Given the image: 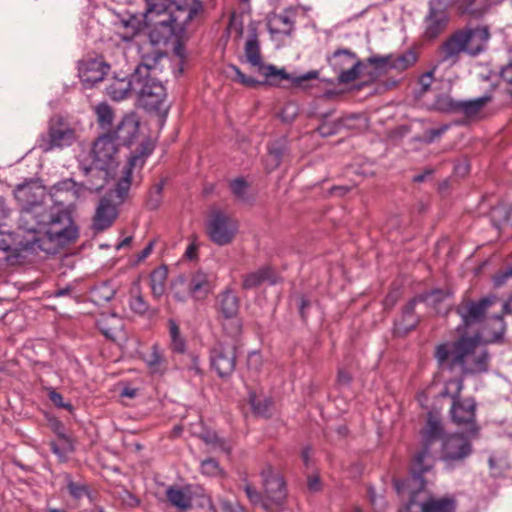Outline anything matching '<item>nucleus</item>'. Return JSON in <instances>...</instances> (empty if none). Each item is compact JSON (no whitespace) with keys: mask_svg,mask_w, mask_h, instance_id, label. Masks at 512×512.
<instances>
[{"mask_svg":"<svg viewBox=\"0 0 512 512\" xmlns=\"http://www.w3.org/2000/svg\"><path fill=\"white\" fill-rule=\"evenodd\" d=\"M144 22L154 45L179 42L187 24L202 10L199 0H146Z\"/></svg>","mask_w":512,"mask_h":512,"instance_id":"1","label":"nucleus"},{"mask_svg":"<svg viewBox=\"0 0 512 512\" xmlns=\"http://www.w3.org/2000/svg\"><path fill=\"white\" fill-rule=\"evenodd\" d=\"M435 358L439 366L450 370L460 366L464 374L484 373L489 368V354L478 335L462 336L455 342L437 345Z\"/></svg>","mask_w":512,"mask_h":512,"instance_id":"2","label":"nucleus"},{"mask_svg":"<svg viewBox=\"0 0 512 512\" xmlns=\"http://www.w3.org/2000/svg\"><path fill=\"white\" fill-rule=\"evenodd\" d=\"M244 50L247 62L266 78V81H259L254 77L245 75L236 65H229V69L234 74L232 76V80L245 87L255 88L265 84L266 82L273 84L276 80H290L295 86H302L305 81L317 79L319 76L318 71L312 70L300 76L293 77L286 73L284 69H278L276 66L271 64H264L261 56L260 44L255 31L248 36Z\"/></svg>","mask_w":512,"mask_h":512,"instance_id":"3","label":"nucleus"},{"mask_svg":"<svg viewBox=\"0 0 512 512\" xmlns=\"http://www.w3.org/2000/svg\"><path fill=\"white\" fill-rule=\"evenodd\" d=\"M164 55L156 51L152 56L143 57V62L135 69V94L140 105L149 111L166 115V89L162 82L156 79L160 68L159 61Z\"/></svg>","mask_w":512,"mask_h":512,"instance_id":"4","label":"nucleus"},{"mask_svg":"<svg viewBox=\"0 0 512 512\" xmlns=\"http://www.w3.org/2000/svg\"><path fill=\"white\" fill-rule=\"evenodd\" d=\"M25 229L29 233H43L49 241L64 246L78 237V230L65 208L50 206L31 225Z\"/></svg>","mask_w":512,"mask_h":512,"instance_id":"5","label":"nucleus"},{"mask_svg":"<svg viewBox=\"0 0 512 512\" xmlns=\"http://www.w3.org/2000/svg\"><path fill=\"white\" fill-rule=\"evenodd\" d=\"M489 39L487 28L459 30L449 36L438 48L441 62L454 64L462 52L477 55L484 50Z\"/></svg>","mask_w":512,"mask_h":512,"instance_id":"6","label":"nucleus"},{"mask_svg":"<svg viewBox=\"0 0 512 512\" xmlns=\"http://www.w3.org/2000/svg\"><path fill=\"white\" fill-rule=\"evenodd\" d=\"M15 198L21 207L19 227L33 229L34 221L44 213L50 205L47 204L45 188L38 183L20 184L14 191Z\"/></svg>","mask_w":512,"mask_h":512,"instance_id":"7","label":"nucleus"},{"mask_svg":"<svg viewBox=\"0 0 512 512\" xmlns=\"http://www.w3.org/2000/svg\"><path fill=\"white\" fill-rule=\"evenodd\" d=\"M464 387L463 379L450 380L447 383L446 394L452 398V406L450 409L453 422L466 428V432L470 436H476L479 427L476 423V402L472 398L461 399L460 393Z\"/></svg>","mask_w":512,"mask_h":512,"instance_id":"8","label":"nucleus"},{"mask_svg":"<svg viewBox=\"0 0 512 512\" xmlns=\"http://www.w3.org/2000/svg\"><path fill=\"white\" fill-rule=\"evenodd\" d=\"M442 432L441 422L432 415H429L426 427L422 432L423 447L415 454L411 464L412 480L418 482L419 488L424 486L423 474L429 472L434 465V457L431 453L430 445L442 435Z\"/></svg>","mask_w":512,"mask_h":512,"instance_id":"9","label":"nucleus"},{"mask_svg":"<svg viewBox=\"0 0 512 512\" xmlns=\"http://www.w3.org/2000/svg\"><path fill=\"white\" fill-rule=\"evenodd\" d=\"M238 229V221L220 210L212 212L206 223V233L209 239L219 246L232 243Z\"/></svg>","mask_w":512,"mask_h":512,"instance_id":"10","label":"nucleus"},{"mask_svg":"<svg viewBox=\"0 0 512 512\" xmlns=\"http://www.w3.org/2000/svg\"><path fill=\"white\" fill-rule=\"evenodd\" d=\"M448 6V0L429 1V10L423 21L425 39H436L446 30L449 23Z\"/></svg>","mask_w":512,"mask_h":512,"instance_id":"11","label":"nucleus"},{"mask_svg":"<svg viewBox=\"0 0 512 512\" xmlns=\"http://www.w3.org/2000/svg\"><path fill=\"white\" fill-rule=\"evenodd\" d=\"M119 143L112 134L99 136L93 143L91 157L96 168L107 170L118 163Z\"/></svg>","mask_w":512,"mask_h":512,"instance_id":"12","label":"nucleus"},{"mask_svg":"<svg viewBox=\"0 0 512 512\" xmlns=\"http://www.w3.org/2000/svg\"><path fill=\"white\" fill-rule=\"evenodd\" d=\"M76 141L75 130L68 125L58 122H51L48 133L42 135L38 146L43 152H50L54 149H64Z\"/></svg>","mask_w":512,"mask_h":512,"instance_id":"13","label":"nucleus"},{"mask_svg":"<svg viewBox=\"0 0 512 512\" xmlns=\"http://www.w3.org/2000/svg\"><path fill=\"white\" fill-rule=\"evenodd\" d=\"M497 301L494 295L485 296L477 301L471 299L462 300L456 307V312L464 326H470L481 322L487 310Z\"/></svg>","mask_w":512,"mask_h":512,"instance_id":"14","label":"nucleus"},{"mask_svg":"<svg viewBox=\"0 0 512 512\" xmlns=\"http://www.w3.org/2000/svg\"><path fill=\"white\" fill-rule=\"evenodd\" d=\"M151 153V149L148 147L141 148L139 154L130 157L127 165L122 171L121 178L117 181L115 188L106 196L113 200L114 203L122 205L128 197L129 190L131 187L132 171L138 165H142L144 157Z\"/></svg>","mask_w":512,"mask_h":512,"instance_id":"15","label":"nucleus"},{"mask_svg":"<svg viewBox=\"0 0 512 512\" xmlns=\"http://www.w3.org/2000/svg\"><path fill=\"white\" fill-rule=\"evenodd\" d=\"M262 485L266 500L272 505L274 512L284 503L286 498V486L283 477L275 473L268 465L261 471Z\"/></svg>","mask_w":512,"mask_h":512,"instance_id":"16","label":"nucleus"},{"mask_svg":"<svg viewBox=\"0 0 512 512\" xmlns=\"http://www.w3.org/2000/svg\"><path fill=\"white\" fill-rule=\"evenodd\" d=\"M330 66L339 76V81L349 83L354 81L359 75L360 62L356 55L348 49H339L332 56L328 57Z\"/></svg>","mask_w":512,"mask_h":512,"instance_id":"17","label":"nucleus"},{"mask_svg":"<svg viewBox=\"0 0 512 512\" xmlns=\"http://www.w3.org/2000/svg\"><path fill=\"white\" fill-rule=\"evenodd\" d=\"M471 453L472 445L462 434H452L443 440L441 459L449 468L462 462Z\"/></svg>","mask_w":512,"mask_h":512,"instance_id":"18","label":"nucleus"},{"mask_svg":"<svg viewBox=\"0 0 512 512\" xmlns=\"http://www.w3.org/2000/svg\"><path fill=\"white\" fill-rule=\"evenodd\" d=\"M88 189L72 179H64L54 184L49 190L53 206L65 208L74 200L82 198Z\"/></svg>","mask_w":512,"mask_h":512,"instance_id":"19","label":"nucleus"},{"mask_svg":"<svg viewBox=\"0 0 512 512\" xmlns=\"http://www.w3.org/2000/svg\"><path fill=\"white\" fill-rule=\"evenodd\" d=\"M212 368L220 377L232 374L236 364V348L232 343L219 342L214 345L210 354Z\"/></svg>","mask_w":512,"mask_h":512,"instance_id":"20","label":"nucleus"},{"mask_svg":"<svg viewBox=\"0 0 512 512\" xmlns=\"http://www.w3.org/2000/svg\"><path fill=\"white\" fill-rule=\"evenodd\" d=\"M110 66L102 58H87L79 62L78 72L84 87L90 88L102 81Z\"/></svg>","mask_w":512,"mask_h":512,"instance_id":"21","label":"nucleus"},{"mask_svg":"<svg viewBox=\"0 0 512 512\" xmlns=\"http://www.w3.org/2000/svg\"><path fill=\"white\" fill-rule=\"evenodd\" d=\"M119 206L109 197L101 198L92 219V230L100 233L110 228L119 215Z\"/></svg>","mask_w":512,"mask_h":512,"instance_id":"22","label":"nucleus"},{"mask_svg":"<svg viewBox=\"0 0 512 512\" xmlns=\"http://www.w3.org/2000/svg\"><path fill=\"white\" fill-rule=\"evenodd\" d=\"M446 294L441 290H434L427 294L424 298H414L410 300L403 309L402 321L396 324L397 333H407L412 330L416 325V318L414 317L415 305L418 301H426L428 303H435L441 301Z\"/></svg>","mask_w":512,"mask_h":512,"instance_id":"23","label":"nucleus"},{"mask_svg":"<svg viewBox=\"0 0 512 512\" xmlns=\"http://www.w3.org/2000/svg\"><path fill=\"white\" fill-rule=\"evenodd\" d=\"M134 84L135 72L130 77L114 76L106 87V93L111 99L120 101L135 93Z\"/></svg>","mask_w":512,"mask_h":512,"instance_id":"24","label":"nucleus"},{"mask_svg":"<svg viewBox=\"0 0 512 512\" xmlns=\"http://www.w3.org/2000/svg\"><path fill=\"white\" fill-rule=\"evenodd\" d=\"M139 130V123L134 115H126L118 123L114 132V139L120 144L130 145Z\"/></svg>","mask_w":512,"mask_h":512,"instance_id":"25","label":"nucleus"},{"mask_svg":"<svg viewBox=\"0 0 512 512\" xmlns=\"http://www.w3.org/2000/svg\"><path fill=\"white\" fill-rule=\"evenodd\" d=\"M143 361L151 374L163 375L168 368L164 351L158 344H153L150 350L143 354Z\"/></svg>","mask_w":512,"mask_h":512,"instance_id":"26","label":"nucleus"},{"mask_svg":"<svg viewBox=\"0 0 512 512\" xmlns=\"http://www.w3.org/2000/svg\"><path fill=\"white\" fill-rule=\"evenodd\" d=\"M188 289L194 299L202 300L211 293L213 285L208 274L198 271L191 277Z\"/></svg>","mask_w":512,"mask_h":512,"instance_id":"27","label":"nucleus"},{"mask_svg":"<svg viewBox=\"0 0 512 512\" xmlns=\"http://www.w3.org/2000/svg\"><path fill=\"white\" fill-rule=\"evenodd\" d=\"M412 479H413V476L410 479L405 480V481H401V480L394 481V487L399 494L403 493L407 488H411V494H412L410 501L399 512H426L425 503L417 502L414 498V492L424 489L425 485L422 488H419L418 482H415Z\"/></svg>","mask_w":512,"mask_h":512,"instance_id":"28","label":"nucleus"},{"mask_svg":"<svg viewBox=\"0 0 512 512\" xmlns=\"http://www.w3.org/2000/svg\"><path fill=\"white\" fill-rule=\"evenodd\" d=\"M169 503L179 511H185L192 506V496L189 487L169 486L166 490Z\"/></svg>","mask_w":512,"mask_h":512,"instance_id":"29","label":"nucleus"},{"mask_svg":"<svg viewBox=\"0 0 512 512\" xmlns=\"http://www.w3.org/2000/svg\"><path fill=\"white\" fill-rule=\"evenodd\" d=\"M490 100L491 97L488 95L470 100H458L455 114H461L468 119H473Z\"/></svg>","mask_w":512,"mask_h":512,"instance_id":"30","label":"nucleus"},{"mask_svg":"<svg viewBox=\"0 0 512 512\" xmlns=\"http://www.w3.org/2000/svg\"><path fill=\"white\" fill-rule=\"evenodd\" d=\"M98 327L106 338L115 340L121 334L124 323L116 314H109L98 320Z\"/></svg>","mask_w":512,"mask_h":512,"instance_id":"31","label":"nucleus"},{"mask_svg":"<svg viewBox=\"0 0 512 512\" xmlns=\"http://www.w3.org/2000/svg\"><path fill=\"white\" fill-rule=\"evenodd\" d=\"M217 307L225 318H233L239 310V298L232 290H225L218 296Z\"/></svg>","mask_w":512,"mask_h":512,"instance_id":"32","label":"nucleus"},{"mask_svg":"<svg viewBox=\"0 0 512 512\" xmlns=\"http://www.w3.org/2000/svg\"><path fill=\"white\" fill-rule=\"evenodd\" d=\"M272 35H290L294 29V21L287 13L272 15L267 22Z\"/></svg>","mask_w":512,"mask_h":512,"instance_id":"33","label":"nucleus"},{"mask_svg":"<svg viewBox=\"0 0 512 512\" xmlns=\"http://www.w3.org/2000/svg\"><path fill=\"white\" fill-rule=\"evenodd\" d=\"M265 281H269L272 284L275 283V280L272 278V270L269 267H263L257 271L246 274L243 277L242 288L251 290L259 287Z\"/></svg>","mask_w":512,"mask_h":512,"instance_id":"34","label":"nucleus"},{"mask_svg":"<svg viewBox=\"0 0 512 512\" xmlns=\"http://www.w3.org/2000/svg\"><path fill=\"white\" fill-rule=\"evenodd\" d=\"M506 330V324L501 315H494L487 319L484 333L487 342H496L502 339Z\"/></svg>","mask_w":512,"mask_h":512,"instance_id":"35","label":"nucleus"},{"mask_svg":"<svg viewBox=\"0 0 512 512\" xmlns=\"http://www.w3.org/2000/svg\"><path fill=\"white\" fill-rule=\"evenodd\" d=\"M167 274V269L164 266L158 267L151 272L150 287L155 298H160L165 293Z\"/></svg>","mask_w":512,"mask_h":512,"instance_id":"36","label":"nucleus"},{"mask_svg":"<svg viewBox=\"0 0 512 512\" xmlns=\"http://www.w3.org/2000/svg\"><path fill=\"white\" fill-rule=\"evenodd\" d=\"M425 503L426 512H454L455 502L452 498H430Z\"/></svg>","mask_w":512,"mask_h":512,"instance_id":"37","label":"nucleus"},{"mask_svg":"<svg viewBox=\"0 0 512 512\" xmlns=\"http://www.w3.org/2000/svg\"><path fill=\"white\" fill-rule=\"evenodd\" d=\"M169 324V335H170V347L175 353H184L186 350L185 339L181 336L179 326L177 323L170 319Z\"/></svg>","mask_w":512,"mask_h":512,"instance_id":"38","label":"nucleus"},{"mask_svg":"<svg viewBox=\"0 0 512 512\" xmlns=\"http://www.w3.org/2000/svg\"><path fill=\"white\" fill-rule=\"evenodd\" d=\"M458 100L448 94L438 95L433 102V109L442 113L455 114Z\"/></svg>","mask_w":512,"mask_h":512,"instance_id":"39","label":"nucleus"},{"mask_svg":"<svg viewBox=\"0 0 512 512\" xmlns=\"http://www.w3.org/2000/svg\"><path fill=\"white\" fill-rule=\"evenodd\" d=\"M285 152V144L283 142H275L269 147V153L266 158V166L269 170H273L279 166Z\"/></svg>","mask_w":512,"mask_h":512,"instance_id":"40","label":"nucleus"},{"mask_svg":"<svg viewBox=\"0 0 512 512\" xmlns=\"http://www.w3.org/2000/svg\"><path fill=\"white\" fill-rule=\"evenodd\" d=\"M244 491L253 505H259L267 512H274L272 505L266 500L265 495L258 492L251 484L247 483Z\"/></svg>","mask_w":512,"mask_h":512,"instance_id":"41","label":"nucleus"},{"mask_svg":"<svg viewBox=\"0 0 512 512\" xmlns=\"http://www.w3.org/2000/svg\"><path fill=\"white\" fill-rule=\"evenodd\" d=\"M249 402L256 415L262 417H268L270 415V408L272 406V401L270 399L259 398L255 393H250Z\"/></svg>","mask_w":512,"mask_h":512,"instance_id":"42","label":"nucleus"},{"mask_svg":"<svg viewBox=\"0 0 512 512\" xmlns=\"http://www.w3.org/2000/svg\"><path fill=\"white\" fill-rule=\"evenodd\" d=\"M61 443L51 442L50 449L51 451L62 461L66 460L67 455L73 452V445L70 439L64 435L59 434Z\"/></svg>","mask_w":512,"mask_h":512,"instance_id":"43","label":"nucleus"},{"mask_svg":"<svg viewBox=\"0 0 512 512\" xmlns=\"http://www.w3.org/2000/svg\"><path fill=\"white\" fill-rule=\"evenodd\" d=\"M98 124L102 128H109L114 119L112 108L107 103H99L94 108Z\"/></svg>","mask_w":512,"mask_h":512,"instance_id":"44","label":"nucleus"},{"mask_svg":"<svg viewBox=\"0 0 512 512\" xmlns=\"http://www.w3.org/2000/svg\"><path fill=\"white\" fill-rule=\"evenodd\" d=\"M164 188V181L156 183L148 192L146 205L149 209L155 210L162 203V192Z\"/></svg>","mask_w":512,"mask_h":512,"instance_id":"45","label":"nucleus"},{"mask_svg":"<svg viewBox=\"0 0 512 512\" xmlns=\"http://www.w3.org/2000/svg\"><path fill=\"white\" fill-rule=\"evenodd\" d=\"M65 481L67 484V489L69 494L76 500L83 498L84 496H88V487L82 482H75L71 479L69 474L65 475Z\"/></svg>","mask_w":512,"mask_h":512,"instance_id":"46","label":"nucleus"},{"mask_svg":"<svg viewBox=\"0 0 512 512\" xmlns=\"http://www.w3.org/2000/svg\"><path fill=\"white\" fill-rule=\"evenodd\" d=\"M417 61V55L413 51H407L402 55L393 58L391 63V68L397 70H405L415 64Z\"/></svg>","mask_w":512,"mask_h":512,"instance_id":"47","label":"nucleus"},{"mask_svg":"<svg viewBox=\"0 0 512 512\" xmlns=\"http://www.w3.org/2000/svg\"><path fill=\"white\" fill-rule=\"evenodd\" d=\"M230 188L233 195L242 202H248L249 197L247 194L248 184L242 178H237L231 181Z\"/></svg>","mask_w":512,"mask_h":512,"instance_id":"48","label":"nucleus"},{"mask_svg":"<svg viewBox=\"0 0 512 512\" xmlns=\"http://www.w3.org/2000/svg\"><path fill=\"white\" fill-rule=\"evenodd\" d=\"M130 309L139 315H144L149 311V304L140 294L132 295L129 299Z\"/></svg>","mask_w":512,"mask_h":512,"instance_id":"49","label":"nucleus"},{"mask_svg":"<svg viewBox=\"0 0 512 512\" xmlns=\"http://www.w3.org/2000/svg\"><path fill=\"white\" fill-rule=\"evenodd\" d=\"M201 472L204 475L216 477L222 474V469L215 459L207 458L201 463Z\"/></svg>","mask_w":512,"mask_h":512,"instance_id":"50","label":"nucleus"},{"mask_svg":"<svg viewBox=\"0 0 512 512\" xmlns=\"http://www.w3.org/2000/svg\"><path fill=\"white\" fill-rule=\"evenodd\" d=\"M247 364L249 369L259 371L263 364L261 354L256 351L251 352L248 356Z\"/></svg>","mask_w":512,"mask_h":512,"instance_id":"51","label":"nucleus"},{"mask_svg":"<svg viewBox=\"0 0 512 512\" xmlns=\"http://www.w3.org/2000/svg\"><path fill=\"white\" fill-rule=\"evenodd\" d=\"M48 397L50 401L57 407L65 408L70 410L72 408L71 404L65 403L63 400V397L60 393L56 392L55 390H50L48 393Z\"/></svg>","mask_w":512,"mask_h":512,"instance_id":"52","label":"nucleus"},{"mask_svg":"<svg viewBox=\"0 0 512 512\" xmlns=\"http://www.w3.org/2000/svg\"><path fill=\"white\" fill-rule=\"evenodd\" d=\"M392 61V56H373L369 58V62L371 64H374L380 68H391Z\"/></svg>","mask_w":512,"mask_h":512,"instance_id":"53","label":"nucleus"},{"mask_svg":"<svg viewBox=\"0 0 512 512\" xmlns=\"http://www.w3.org/2000/svg\"><path fill=\"white\" fill-rule=\"evenodd\" d=\"M121 23L123 27L131 29V34H135L139 30L140 22L134 16H130L127 19H122Z\"/></svg>","mask_w":512,"mask_h":512,"instance_id":"54","label":"nucleus"},{"mask_svg":"<svg viewBox=\"0 0 512 512\" xmlns=\"http://www.w3.org/2000/svg\"><path fill=\"white\" fill-rule=\"evenodd\" d=\"M337 131V126L335 124L323 123L318 127V132L321 136L327 137L335 134Z\"/></svg>","mask_w":512,"mask_h":512,"instance_id":"55","label":"nucleus"},{"mask_svg":"<svg viewBox=\"0 0 512 512\" xmlns=\"http://www.w3.org/2000/svg\"><path fill=\"white\" fill-rule=\"evenodd\" d=\"M433 73H434V71L432 70V71H429V72L423 74L420 77L419 84L421 85L423 91H427L430 88V86L432 85Z\"/></svg>","mask_w":512,"mask_h":512,"instance_id":"56","label":"nucleus"},{"mask_svg":"<svg viewBox=\"0 0 512 512\" xmlns=\"http://www.w3.org/2000/svg\"><path fill=\"white\" fill-rule=\"evenodd\" d=\"M500 77L506 83L512 84V60L502 67Z\"/></svg>","mask_w":512,"mask_h":512,"instance_id":"57","label":"nucleus"},{"mask_svg":"<svg viewBox=\"0 0 512 512\" xmlns=\"http://www.w3.org/2000/svg\"><path fill=\"white\" fill-rule=\"evenodd\" d=\"M447 129H448V126L444 125L437 129L428 130L426 132L427 141L433 142L435 139L439 138Z\"/></svg>","mask_w":512,"mask_h":512,"instance_id":"58","label":"nucleus"},{"mask_svg":"<svg viewBox=\"0 0 512 512\" xmlns=\"http://www.w3.org/2000/svg\"><path fill=\"white\" fill-rule=\"evenodd\" d=\"M11 210L7 206L5 199L3 197H0V226H2L4 223V220H6L10 216Z\"/></svg>","mask_w":512,"mask_h":512,"instance_id":"59","label":"nucleus"},{"mask_svg":"<svg viewBox=\"0 0 512 512\" xmlns=\"http://www.w3.org/2000/svg\"><path fill=\"white\" fill-rule=\"evenodd\" d=\"M351 375L348 371L340 369L337 375V381L340 385H348L351 382Z\"/></svg>","mask_w":512,"mask_h":512,"instance_id":"60","label":"nucleus"},{"mask_svg":"<svg viewBox=\"0 0 512 512\" xmlns=\"http://www.w3.org/2000/svg\"><path fill=\"white\" fill-rule=\"evenodd\" d=\"M73 292V287L71 285H67L64 288H58L53 292L54 297H63V296H71Z\"/></svg>","mask_w":512,"mask_h":512,"instance_id":"61","label":"nucleus"},{"mask_svg":"<svg viewBox=\"0 0 512 512\" xmlns=\"http://www.w3.org/2000/svg\"><path fill=\"white\" fill-rule=\"evenodd\" d=\"M153 247H154V242L153 241L149 242L147 244V246L138 254L137 260L142 261V260L146 259L151 254Z\"/></svg>","mask_w":512,"mask_h":512,"instance_id":"62","label":"nucleus"},{"mask_svg":"<svg viewBox=\"0 0 512 512\" xmlns=\"http://www.w3.org/2000/svg\"><path fill=\"white\" fill-rule=\"evenodd\" d=\"M510 276H512V267L508 268L505 273L500 274L495 277V279H494L495 285L499 286V285L503 284L505 282V280Z\"/></svg>","mask_w":512,"mask_h":512,"instance_id":"63","label":"nucleus"},{"mask_svg":"<svg viewBox=\"0 0 512 512\" xmlns=\"http://www.w3.org/2000/svg\"><path fill=\"white\" fill-rule=\"evenodd\" d=\"M308 487L312 491H318L320 489V480L318 477H310L308 479Z\"/></svg>","mask_w":512,"mask_h":512,"instance_id":"64","label":"nucleus"}]
</instances>
